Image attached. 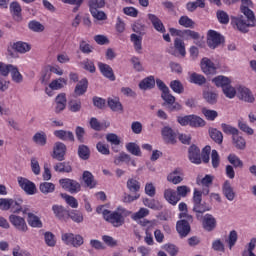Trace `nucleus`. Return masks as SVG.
Returning a JSON list of instances; mask_svg holds the SVG:
<instances>
[{"instance_id":"1","label":"nucleus","mask_w":256,"mask_h":256,"mask_svg":"<svg viewBox=\"0 0 256 256\" xmlns=\"http://www.w3.org/2000/svg\"><path fill=\"white\" fill-rule=\"evenodd\" d=\"M253 1L241 0L240 12L246 17L238 16L232 19V23L241 33H248L249 27H255L256 19L253 12Z\"/></svg>"},{"instance_id":"2","label":"nucleus","mask_w":256,"mask_h":256,"mask_svg":"<svg viewBox=\"0 0 256 256\" xmlns=\"http://www.w3.org/2000/svg\"><path fill=\"white\" fill-rule=\"evenodd\" d=\"M129 215H131V212L119 206L115 211L110 212L106 221L111 223L113 227H121L125 225V217H129Z\"/></svg>"},{"instance_id":"3","label":"nucleus","mask_w":256,"mask_h":256,"mask_svg":"<svg viewBox=\"0 0 256 256\" xmlns=\"http://www.w3.org/2000/svg\"><path fill=\"white\" fill-rule=\"evenodd\" d=\"M201 191L194 189L193 193V211L196 213V217L199 218V214L203 215V213H206V211H211V207L207 205V203H202L203 198H201Z\"/></svg>"},{"instance_id":"4","label":"nucleus","mask_w":256,"mask_h":256,"mask_svg":"<svg viewBox=\"0 0 256 256\" xmlns=\"http://www.w3.org/2000/svg\"><path fill=\"white\" fill-rule=\"evenodd\" d=\"M59 183L62 187V189H65V191H69V193H79L81 191V184L77 182L76 180L69 179V178H62L59 180Z\"/></svg>"},{"instance_id":"5","label":"nucleus","mask_w":256,"mask_h":256,"mask_svg":"<svg viewBox=\"0 0 256 256\" xmlns=\"http://www.w3.org/2000/svg\"><path fill=\"white\" fill-rule=\"evenodd\" d=\"M223 43V36L215 30H209L207 33V45L210 49H217Z\"/></svg>"},{"instance_id":"6","label":"nucleus","mask_w":256,"mask_h":256,"mask_svg":"<svg viewBox=\"0 0 256 256\" xmlns=\"http://www.w3.org/2000/svg\"><path fill=\"white\" fill-rule=\"evenodd\" d=\"M62 241L66 245H73V247H81L83 245V236L74 235L73 233L62 234Z\"/></svg>"},{"instance_id":"7","label":"nucleus","mask_w":256,"mask_h":256,"mask_svg":"<svg viewBox=\"0 0 256 256\" xmlns=\"http://www.w3.org/2000/svg\"><path fill=\"white\" fill-rule=\"evenodd\" d=\"M10 223L17 229L18 231H22L25 233L28 229L27 222H25V218L21 216H17L16 214H11L9 216Z\"/></svg>"},{"instance_id":"8","label":"nucleus","mask_w":256,"mask_h":256,"mask_svg":"<svg viewBox=\"0 0 256 256\" xmlns=\"http://www.w3.org/2000/svg\"><path fill=\"white\" fill-rule=\"evenodd\" d=\"M18 184L27 195H35L37 187L35 186V183L31 182L29 179L18 177Z\"/></svg>"},{"instance_id":"9","label":"nucleus","mask_w":256,"mask_h":256,"mask_svg":"<svg viewBox=\"0 0 256 256\" xmlns=\"http://www.w3.org/2000/svg\"><path fill=\"white\" fill-rule=\"evenodd\" d=\"M200 65L205 75H215V73H217V64H214L213 61L207 57L201 60Z\"/></svg>"},{"instance_id":"10","label":"nucleus","mask_w":256,"mask_h":256,"mask_svg":"<svg viewBox=\"0 0 256 256\" xmlns=\"http://www.w3.org/2000/svg\"><path fill=\"white\" fill-rule=\"evenodd\" d=\"M161 134L165 143L170 145H175V143H177V134L171 129V127L165 126L162 129Z\"/></svg>"},{"instance_id":"11","label":"nucleus","mask_w":256,"mask_h":256,"mask_svg":"<svg viewBox=\"0 0 256 256\" xmlns=\"http://www.w3.org/2000/svg\"><path fill=\"white\" fill-rule=\"evenodd\" d=\"M65 151H67V147L62 142H56L53 148V159L57 161H64L65 160Z\"/></svg>"},{"instance_id":"12","label":"nucleus","mask_w":256,"mask_h":256,"mask_svg":"<svg viewBox=\"0 0 256 256\" xmlns=\"http://www.w3.org/2000/svg\"><path fill=\"white\" fill-rule=\"evenodd\" d=\"M188 157L191 163L201 165V150L199 147L192 145L188 149Z\"/></svg>"},{"instance_id":"13","label":"nucleus","mask_w":256,"mask_h":256,"mask_svg":"<svg viewBox=\"0 0 256 256\" xmlns=\"http://www.w3.org/2000/svg\"><path fill=\"white\" fill-rule=\"evenodd\" d=\"M183 170L181 168H176L174 171L168 174L167 181L173 183V185H179L183 181Z\"/></svg>"},{"instance_id":"14","label":"nucleus","mask_w":256,"mask_h":256,"mask_svg":"<svg viewBox=\"0 0 256 256\" xmlns=\"http://www.w3.org/2000/svg\"><path fill=\"white\" fill-rule=\"evenodd\" d=\"M202 226L205 231H213V229L217 227V220L215 219V217H213V215L206 214L203 216Z\"/></svg>"},{"instance_id":"15","label":"nucleus","mask_w":256,"mask_h":256,"mask_svg":"<svg viewBox=\"0 0 256 256\" xmlns=\"http://www.w3.org/2000/svg\"><path fill=\"white\" fill-rule=\"evenodd\" d=\"M98 69L104 77L110 79V81H115V74L113 73V68H111V66L98 62Z\"/></svg>"},{"instance_id":"16","label":"nucleus","mask_w":256,"mask_h":256,"mask_svg":"<svg viewBox=\"0 0 256 256\" xmlns=\"http://www.w3.org/2000/svg\"><path fill=\"white\" fill-rule=\"evenodd\" d=\"M176 229L180 237H187L191 231V226L187 220H180L176 224Z\"/></svg>"},{"instance_id":"17","label":"nucleus","mask_w":256,"mask_h":256,"mask_svg":"<svg viewBox=\"0 0 256 256\" xmlns=\"http://www.w3.org/2000/svg\"><path fill=\"white\" fill-rule=\"evenodd\" d=\"M222 193L228 201H234L235 190H233V186H231V182H229V180H226L222 185Z\"/></svg>"},{"instance_id":"18","label":"nucleus","mask_w":256,"mask_h":256,"mask_svg":"<svg viewBox=\"0 0 256 256\" xmlns=\"http://www.w3.org/2000/svg\"><path fill=\"white\" fill-rule=\"evenodd\" d=\"M164 198L170 205H176L181 201V198L178 196L177 192L171 188H168L164 191Z\"/></svg>"},{"instance_id":"19","label":"nucleus","mask_w":256,"mask_h":256,"mask_svg":"<svg viewBox=\"0 0 256 256\" xmlns=\"http://www.w3.org/2000/svg\"><path fill=\"white\" fill-rule=\"evenodd\" d=\"M148 19L152 23L155 30L158 31V33H165V25H163V22L157 15L155 14H148Z\"/></svg>"},{"instance_id":"20","label":"nucleus","mask_w":256,"mask_h":256,"mask_svg":"<svg viewBox=\"0 0 256 256\" xmlns=\"http://www.w3.org/2000/svg\"><path fill=\"white\" fill-rule=\"evenodd\" d=\"M238 97L239 99H242V101H246L247 103H253V101H255V98L253 97V94H251V91L248 88L242 86L238 88Z\"/></svg>"},{"instance_id":"21","label":"nucleus","mask_w":256,"mask_h":256,"mask_svg":"<svg viewBox=\"0 0 256 256\" xmlns=\"http://www.w3.org/2000/svg\"><path fill=\"white\" fill-rule=\"evenodd\" d=\"M32 141L38 145V147H45L47 145V134L43 131L37 132L32 137Z\"/></svg>"},{"instance_id":"22","label":"nucleus","mask_w":256,"mask_h":256,"mask_svg":"<svg viewBox=\"0 0 256 256\" xmlns=\"http://www.w3.org/2000/svg\"><path fill=\"white\" fill-rule=\"evenodd\" d=\"M232 143L236 149H239L240 151L245 150L247 147V141H245V138L243 136H240L239 133H236L234 136H232Z\"/></svg>"},{"instance_id":"23","label":"nucleus","mask_w":256,"mask_h":256,"mask_svg":"<svg viewBox=\"0 0 256 256\" xmlns=\"http://www.w3.org/2000/svg\"><path fill=\"white\" fill-rule=\"evenodd\" d=\"M54 135L58 139H61V141H74L75 140V136L73 135V132H71V131L56 130V131H54Z\"/></svg>"},{"instance_id":"24","label":"nucleus","mask_w":256,"mask_h":256,"mask_svg":"<svg viewBox=\"0 0 256 256\" xmlns=\"http://www.w3.org/2000/svg\"><path fill=\"white\" fill-rule=\"evenodd\" d=\"M88 85H89V82L87 81V79L80 80L74 89L75 95H77V97H81V95H85V93H87Z\"/></svg>"},{"instance_id":"25","label":"nucleus","mask_w":256,"mask_h":256,"mask_svg":"<svg viewBox=\"0 0 256 256\" xmlns=\"http://www.w3.org/2000/svg\"><path fill=\"white\" fill-rule=\"evenodd\" d=\"M65 107H67V97L64 93H61L56 97L55 111L61 113V111H64Z\"/></svg>"},{"instance_id":"26","label":"nucleus","mask_w":256,"mask_h":256,"mask_svg":"<svg viewBox=\"0 0 256 256\" xmlns=\"http://www.w3.org/2000/svg\"><path fill=\"white\" fill-rule=\"evenodd\" d=\"M108 107L112 111L121 112L123 111V105L121 104V101H119V97H110L108 98Z\"/></svg>"},{"instance_id":"27","label":"nucleus","mask_w":256,"mask_h":256,"mask_svg":"<svg viewBox=\"0 0 256 256\" xmlns=\"http://www.w3.org/2000/svg\"><path fill=\"white\" fill-rule=\"evenodd\" d=\"M82 179L89 189H94V187L97 185V182H95V177L89 171H84Z\"/></svg>"},{"instance_id":"28","label":"nucleus","mask_w":256,"mask_h":256,"mask_svg":"<svg viewBox=\"0 0 256 256\" xmlns=\"http://www.w3.org/2000/svg\"><path fill=\"white\" fill-rule=\"evenodd\" d=\"M189 83H193L194 85L201 86L207 83V79L205 78V76L194 72L189 76Z\"/></svg>"},{"instance_id":"29","label":"nucleus","mask_w":256,"mask_h":256,"mask_svg":"<svg viewBox=\"0 0 256 256\" xmlns=\"http://www.w3.org/2000/svg\"><path fill=\"white\" fill-rule=\"evenodd\" d=\"M130 41L133 43L136 53L141 54L143 51L142 38L137 34H131Z\"/></svg>"},{"instance_id":"30","label":"nucleus","mask_w":256,"mask_h":256,"mask_svg":"<svg viewBox=\"0 0 256 256\" xmlns=\"http://www.w3.org/2000/svg\"><path fill=\"white\" fill-rule=\"evenodd\" d=\"M127 189L131 192V193H139V191L141 190V183L137 180H135L134 178H129L127 180Z\"/></svg>"},{"instance_id":"31","label":"nucleus","mask_w":256,"mask_h":256,"mask_svg":"<svg viewBox=\"0 0 256 256\" xmlns=\"http://www.w3.org/2000/svg\"><path fill=\"white\" fill-rule=\"evenodd\" d=\"M140 89L147 91V89H153L155 87V77L149 76L139 83Z\"/></svg>"},{"instance_id":"32","label":"nucleus","mask_w":256,"mask_h":256,"mask_svg":"<svg viewBox=\"0 0 256 256\" xmlns=\"http://www.w3.org/2000/svg\"><path fill=\"white\" fill-rule=\"evenodd\" d=\"M212 81L216 87H222V89H225V87L231 85V80L225 76H217Z\"/></svg>"},{"instance_id":"33","label":"nucleus","mask_w":256,"mask_h":256,"mask_svg":"<svg viewBox=\"0 0 256 256\" xmlns=\"http://www.w3.org/2000/svg\"><path fill=\"white\" fill-rule=\"evenodd\" d=\"M28 224L30 227H36L38 229L43 227V222H41V219L33 213H28Z\"/></svg>"},{"instance_id":"34","label":"nucleus","mask_w":256,"mask_h":256,"mask_svg":"<svg viewBox=\"0 0 256 256\" xmlns=\"http://www.w3.org/2000/svg\"><path fill=\"white\" fill-rule=\"evenodd\" d=\"M39 189L43 193V195H49V193L55 192V184L51 182H42L39 185Z\"/></svg>"},{"instance_id":"35","label":"nucleus","mask_w":256,"mask_h":256,"mask_svg":"<svg viewBox=\"0 0 256 256\" xmlns=\"http://www.w3.org/2000/svg\"><path fill=\"white\" fill-rule=\"evenodd\" d=\"M209 135L211 139L215 141V143H218V145H221V143H223V133L216 128H210Z\"/></svg>"},{"instance_id":"36","label":"nucleus","mask_w":256,"mask_h":256,"mask_svg":"<svg viewBox=\"0 0 256 256\" xmlns=\"http://www.w3.org/2000/svg\"><path fill=\"white\" fill-rule=\"evenodd\" d=\"M72 170L71 165L67 162H59L54 166V171L58 173H71Z\"/></svg>"},{"instance_id":"37","label":"nucleus","mask_w":256,"mask_h":256,"mask_svg":"<svg viewBox=\"0 0 256 256\" xmlns=\"http://www.w3.org/2000/svg\"><path fill=\"white\" fill-rule=\"evenodd\" d=\"M13 48L18 53H28V51H31V45H29L27 42H21V41L16 42L13 45Z\"/></svg>"},{"instance_id":"38","label":"nucleus","mask_w":256,"mask_h":256,"mask_svg":"<svg viewBox=\"0 0 256 256\" xmlns=\"http://www.w3.org/2000/svg\"><path fill=\"white\" fill-rule=\"evenodd\" d=\"M126 149L131 155H135V157H141V148L135 142H130L126 144Z\"/></svg>"},{"instance_id":"39","label":"nucleus","mask_w":256,"mask_h":256,"mask_svg":"<svg viewBox=\"0 0 256 256\" xmlns=\"http://www.w3.org/2000/svg\"><path fill=\"white\" fill-rule=\"evenodd\" d=\"M88 7L90 11H97L105 7V0H89Z\"/></svg>"},{"instance_id":"40","label":"nucleus","mask_w":256,"mask_h":256,"mask_svg":"<svg viewBox=\"0 0 256 256\" xmlns=\"http://www.w3.org/2000/svg\"><path fill=\"white\" fill-rule=\"evenodd\" d=\"M67 85V80L65 78H59L54 81H52L49 84L50 89H53L54 91H57L59 89H63Z\"/></svg>"},{"instance_id":"41","label":"nucleus","mask_w":256,"mask_h":256,"mask_svg":"<svg viewBox=\"0 0 256 256\" xmlns=\"http://www.w3.org/2000/svg\"><path fill=\"white\" fill-rule=\"evenodd\" d=\"M129 161H131V156H129V154H126L125 152H121L118 156L114 157V164L118 166L122 163L129 164Z\"/></svg>"},{"instance_id":"42","label":"nucleus","mask_w":256,"mask_h":256,"mask_svg":"<svg viewBox=\"0 0 256 256\" xmlns=\"http://www.w3.org/2000/svg\"><path fill=\"white\" fill-rule=\"evenodd\" d=\"M78 155L80 159H83V161H87V159L91 157V150H89V147L85 145H80L78 147Z\"/></svg>"},{"instance_id":"43","label":"nucleus","mask_w":256,"mask_h":256,"mask_svg":"<svg viewBox=\"0 0 256 256\" xmlns=\"http://www.w3.org/2000/svg\"><path fill=\"white\" fill-rule=\"evenodd\" d=\"M29 30L33 31L34 33H42V31H45V26L41 24L38 21H30L28 24Z\"/></svg>"},{"instance_id":"44","label":"nucleus","mask_w":256,"mask_h":256,"mask_svg":"<svg viewBox=\"0 0 256 256\" xmlns=\"http://www.w3.org/2000/svg\"><path fill=\"white\" fill-rule=\"evenodd\" d=\"M52 211H53L55 217H57L58 219H64L65 214L67 213V210L65 209V207H63L61 205H53Z\"/></svg>"},{"instance_id":"45","label":"nucleus","mask_w":256,"mask_h":256,"mask_svg":"<svg viewBox=\"0 0 256 256\" xmlns=\"http://www.w3.org/2000/svg\"><path fill=\"white\" fill-rule=\"evenodd\" d=\"M90 127L94 129V131H103V129L109 127V124H102L97 118H91Z\"/></svg>"},{"instance_id":"46","label":"nucleus","mask_w":256,"mask_h":256,"mask_svg":"<svg viewBox=\"0 0 256 256\" xmlns=\"http://www.w3.org/2000/svg\"><path fill=\"white\" fill-rule=\"evenodd\" d=\"M10 73H11L12 81H14V83L23 82V75H21L17 67L12 65V68H10Z\"/></svg>"},{"instance_id":"47","label":"nucleus","mask_w":256,"mask_h":256,"mask_svg":"<svg viewBox=\"0 0 256 256\" xmlns=\"http://www.w3.org/2000/svg\"><path fill=\"white\" fill-rule=\"evenodd\" d=\"M61 197L66 201L67 205L72 209H77L79 207V202L76 200L75 197L70 196L68 194H61Z\"/></svg>"},{"instance_id":"48","label":"nucleus","mask_w":256,"mask_h":256,"mask_svg":"<svg viewBox=\"0 0 256 256\" xmlns=\"http://www.w3.org/2000/svg\"><path fill=\"white\" fill-rule=\"evenodd\" d=\"M143 204L145 205V207H149V209H154V211H158V209H161V204H159V201L155 199L145 198L143 200Z\"/></svg>"},{"instance_id":"49","label":"nucleus","mask_w":256,"mask_h":256,"mask_svg":"<svg viewBox=\"0 0 256 256\" xmlns=\"http://www.w3.org/2000/svg\"><path fill=\"white\" fill-rule=\"evenodd\" d=\"M170 89L174 91V93H178V95H181L185 91V88L183 87V84L179 80H173L170 83Z\"/></svg>"},{"instance_id":"50","label":"nucleus","mask_w":256,"mask_h":256,"mask_svg":"<svg viewBox=\"0 0 256 256\" xmlns=\"http://www.w3.org/2000/svg\"><path fill=\"white\" fill-rule=\"evenodd\" d=\"M174 47L182 57H185V55H187V52L185 51V42H183V40H181L180 38L175 39Z\"/></svg>"},{"instance_id":"51","label":"nucleus","mask_w":256,"mask_h":256,"mask_svg":"<svg viewBox=\"0 0 256 256\" xmlns=\"http://www.w3.org/2000/svg\"><path fill=\"white\" fill-rule=\"evenodd\" d=\"M190 127H205V120L199 116L190 115Z\"/></svg>"},{"instance_id":"52","label":"nucleus","mask_w":256,"mask_h":256,"mask_svg":"<svg viewBox=\"0 0 256 256\" xmlns=\"http://www.w3.org/2000/svg\"><path fill=\"white\" fill-rule=\"evenodd\" d=\"M221 129L223 133H226V135H232V137H234L235 135H237V133H239V130L237 128L231 125H228L226 123L221 124Z\"/></svg>"},{"instance_id":"53","label":"nucleus","mask_w":256,"mask_h":256,"mask_svg":"<svg viewBox=\"0 0 256 256\" xmlns=\"http://www.w3.org/2000/svg\"><path fill=\"white\" fill-rule=\"evenodd\" d=\"M203 97L210 105H215V103H217V93L215 92L206 91L203 93Z\"/></svg>"},{"instance_id":"54","label":"nucleus","mask_w":256,"mask_h":256,"mask_svg":"<svg viewBox=\"0 0 256 256\" xmlns=\"http://www.w3.org/2000/svg\"><path fill=\"white\" fill-rule=\"evenodd\" d=\"M80 65L83 69H85V71H89V73H95L96 71L95 63L88 58L82 61Z\"/></svg>"},{"instance_id":"55","label":"nucleus","mask_w":256,"mask_h":256,"mask_svg":"<svg viewBox=\"0 0 256 256\" xmlns=\"http://www.w3.org/2000/svg\"><path fill=\"white\" fill-rule=\"evenodd\" d=\"M228 161H229V163H231V165H233V167H235V168H243V162H242V160H241V158L240 157H238L237 155H235V154H230L229 156H228Z\"/></svg>"},{"instance_id":"56","label":"nucleus","mask_w":256,"mask_h":256,"mask_svg":"<svg viewBox=\"0 0 256 256\" xmlns=\"http://www.w3.org/2000/svg\"><path fill=\"white\" fill-rule=\"evenodd\" d=\"M202 113L208 121H215V119H217V117H219V113H217V111L209 110L207 108H203Z\"/></svg>"},{"instance_id":"57","label":"nucleus","mask_w":256,"mask_h":256,"mask_svg":"<svg viewBox=\"0 0 256 256\" xmlns=\"http://www.w3.org/2000/svg\"><path fill=\"white\" fill-rule=\"evenodd\" d=\"M211 163L213 169H217V167L221 165V156H219V152H217V150H212L211 152Z\"/></svg>"},{"instance_id":"58","label":"nucleus","mask_w":256,"mask_h":256,"mask_svg":"<svg viewBox=\"0 0 256 256\" xmlns=\"http://www.w3.org/2000/svg\"><path fill=\"white\" fill-rule=\"evenodd\" d=\"M23 203V200L19 199V200H13L12 199V205H10V211L11 213H21V211L23 210V207L21 206V204Z\"/></svg>"},{"instance_id":"59","label":"nucleus","mask_w":256,"mask_h":256,"mask_svg":"<svg viewBox=\"0 0 256 256\" xmlns=\"http://www.w3.org/2000/svg\"><path fill=\"white\" fill-rule=\"evenodd\" d=\"M68 216L72 221H74V223H83V213L80 211L73 210L68 214Z\"/></svg>"},{"instance_id":"60","label":"nucleus","mask_w":256,"mask_h":256,"mask_svg":"<svg viewBox=\"0 0 256 256\" xmlns=\"http://www.w3.org/2000/svg\"><path fill=\"white\" fill-rule=\"evenodd\" d=\"M149 215V209L147 208H140L138 212H135L132 215L133 221H139V219H143L144 217H147Z\"/></svg>"},{"instance_id":"61","label":"nucleus","mask_w":256,"mask_h":256,"mask_svg":"<svg viewBox=\"0 0 256 256\" xmlns=\"http://www.w3.org/2000/svg\"><path fill=\"white\" fill-rule=\"evenodd\" d=\"M44 239L48 247H55L57 242L55 241V235L53 233L51 232L44 233Z\"/></svg>"},{"instance_id":"62","label":"nucleus","mask_w":256,"mask_h":256,"mask_svg":"<svg viewBox=\"0 0 256 256\" xmlns=\"http://www.w3.org/2000/svg\"><path fill=\"white\" fill-rule=\"evenodd\" d=\"M68 107L72 113H78V111H81V100H71Z\"/></svg>"},{"instance_id":"63","label":"nucleus","mask_w":256,"mask_h":256,"mask_svg":"<svg viewBox=\"0 0 256 256\" xmlns=\"http://www.w3.org/2000/svg\"><path fill=\"white\" fill-rule=\"evenodd\" d=\"M96 149L98 153H101V155H109V153H111V151L109 150V145L103 142H98L96 144Z\"/></svg>"},{"instance_id":"64","label":"nucleus","mask_w":256,"mask_h":256,"mask_svg":"<svg viewBox=\"0 0 256 256\" xmlns=\"http://www.w3.org/2000/svg\"><path fill=\"white\" fill-rule=\"evenodd\" d=\"M179 25H181L182 27H194L195 26V22H193L191 20V18H189L188 16H182L179 19Z\"/></svg>"}]
</instances>
